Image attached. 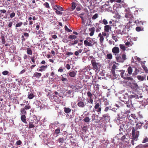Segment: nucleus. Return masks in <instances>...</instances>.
I'll use <instances>...</instances> for the list:
<instances>
[{"instance_id":"1","label":"nucleus","mask_w":148,"mask_h":148,"mask_svg":"<svg viewBox=\"0 0 148 148\" xmlns=\"http://www.w3.org/2000/svg\"><path fill=\"white\" fill-rule=\"evenodd\" d=\"M139 134V131L137 130V129H136L135 130L134 128H133L132 132V138L131 143L132 145H134V141H136Z\"/></svg>"},{"instance_id":"2","label":"nucleus","mask_w":148,"mask_h":148,"mask_svg":"<svg viewBox=\"0 0 148 148\" xmlns=\"http://www.w3.org/2000/svg\"><path fill=\"white\" fill-rule=\"evenodd\" d=\"M77 38V36L75 35H70L68 36V38L71 40L69 41H70L69 42V46H72L74 45H75L78 42V40H73V39H75Z\"/></svg>"},{"instance_id":"3","label":"nucleus","mask_w":148,"mask_h":148,"mask_svg":"<svg viewBox=\"0 0 148 148\" xmlns=\"http://www.w3.org/2000/svg\"><path fill=\"white\" fill-rule=\"evenodd\" d=\"M91 63L93 69L96 71H99L101 67L100 63L97 62L95 59L92 60Z\"/></svg>"},{"instance_id":"4","label":"nucleus","mask_w":148,"mask_h":148,"mask_svg":"<svg viewBox=\"0 0 148 148\" xmlns=\"http://www.w3.org/2000/svg\"><path fill=\"white\" fill-rule=\"evenodd\" d=\"M125 71L123 70H121V76L123 79L127 80H132L133 78L131 77L128 76V74L125 73Z\"/></svg>"},{"instance_id":"5","label":"nucleus","mask_w":148,"mask_h":148,"mask_svg":"<svg viewBox=\"0 0 148 148\" xmlns=\"http://www.w3.org/2000/svg\"><path fill=\"white\" fill-rule=\"evenodd\" d=\"M116 2L117 3H115L114 5V9L118 13L119 12L120 9V4L119 3L120 2V0H117Z\"/></svg>"},{"instance_id":"6","label":"nucleus","mask_w":148,"mask_h":148,"mask_svg":"<svg viewBox=\"0 0 148 148\" xmlns=\"http://www.w3.org/2000/svg\"><path fill=\"white\" fill-rule=\"evenodd\" d=\"M94 108L97 112L101 113V104H100L99 103H95Z\"/></svg>"},{"instance_id":"7","label":"nucleus","mask_w":148,"mask_h":148,"mask_svg":"<svg viewBox=\"0 0 148 148\" xmlns=\"http://www.w3.org/2000/svg\"><path fill=\"white\" fill-rule=\"evenodd\" d=\"M130 138L128 136L126 135L123 136L121 139V140H122L124 143H129Z\"/></svg>"},{"instance_id":"8","label":"nucleus","mask_w":148,"mask_h":148,"mask_svg":"<svg viewBox=\"0 0 148 148\" xmlns=\"http://www.w3.org/2000/svg\"><path fill=\"white\" fill-rule=\"evenodd\" d=\"M112 52L115 54V56H116V54L118 53L119 52V48L116 47H113L112 50Z\"/></svg>"},{"instance_id":"9","label":"nucleus","mask_w":148,"mask_h":148,"mask_svg":"<svg viewBox=\"0 0 148 148\" xmlns=\"http://www.w3.org/2000/svg\"><path fill=\"white\" fill-rule=\"evenodd\" d=\"M110 116L108 114H104L102 115V117L101 118V119L103 120L107 121L109 120Z\"/></svg>"},{"instance_id":"10","label":"nucleus","mask_w":148,"mask_h":148,"mask_svg":"<svg viewBox=\"0 0 148 148\" xmlns=\"http://www.w3.org/2000/svg\"><path fill=\"white\" fill-rule=\"evenodd\" d=\"M84 44L86 46L92 47L93 45L95 44V43L92 44V43L88 41V40H85L84 41Z\"/></svg>"},{"instance_id":"11","label":"nucleus","mask_w":148,"mask_h":148,"mask_svg":"<svg viewBox=\"0 0 148 148\" xmlns=\"http://www.w3.org/2000/svg\"><path fill=\"white\" fill-rule=\"evenodd\" d=\"M78 106L81 108H84L86 104L82 101H79L77 104Z\"/></svg>"},{"instance_id":"12","label":"nucleus","mask_w":148,"mask_h":148,"mask_svg":"<svg viewBox=\"0 0 148 148\" xmlns=\"http://www.w3.org/2000/svg\"><path fill=\"white\" fill-rule=\"evenodd\" d=\"M21 121L24 123L27 124V123L26 121V116L24 114H22L21 117Z\"/></svg>"},{"instance_id":"13","label":"nucleus","mask_w":148,"mask_h":148,"mask_svg":"<svg viewBox=\"0 0 148 148\" xmlns=\"http://www.w3.org/2000/svg\"><path fill=\"white\" fill-rule=\"evenodd\" d=\"M137 77L138 80L140 81L143 80H146V76H141L140 75H138L137 76Z\"/></svg>"},{"instance_id":"14","label":"nucleus","mask_w":148,"mask_h":148,"mask_svg":"<svg viewBox=\"0 0 148 148\" xmlns=\"http://www.w3.org/2000/svg\"><path fill=\"white\" fill-rule=\"evenodd\" d=\"M125 17L127 18H129L130 19L133 18L132 14L130 12H128L126 13Z\"/></svg>"},{"instance_id":"15","label":"nucleus","mask_w":148,"mask_h":148,"mask_svg":"<svg viewBox=\"0 0 148 148\" xmlns=\"http://www.w3.org/2000/svg\"><path fill=\"white\" fill-rule=\"evenodd\" d=\"M112 75L115 77V79L119 80V79L120 76L119 74L117 73V71H116V73L114 71V74L113 73H112Z\"/></svg>"},{"instance_id":"16","label":"nucleus","mask_w":148,"mask_h":148,"mask_svg":"<svg viewBox=\"0 0 148 148\" xmlns=\"http://www.w3.org/2000/svg\"><path fill=\"white\" fill-rule=\"evenodd\" d=\"M111 29V27L109 25H106L104 26V30L105 32H108Z\"/></svg>"},{"instance_id":"17","label":"nucleus","mask_w":148,"mask_h":148,"mask_svg":"<svg viewBox=\"0 0 148 148\" xmlns=\"http://www.w3.org/2000/svg\"><path fill=\"white\" fill-rule=\"evenodd\" d=\"M76 72L74 71H70L69 73V75L72 77H74L76 75Z\"/></svg>"},{"instance_id":"18","label":"nucleus","mask_w":148,"mask_h":148,"mask_svg":"<svg viewBox=\"0 0 148 148\" xmlns=\"http://www.w3.org/2000/svg\"><path fill=\"white\" fill-rule=\"evenodd\" d=\"M131 88L134 90H136L138 88V86L136 83H134L131 85Z\"/></svg>"},{"instance_id":"19","label":"nucleus","mask_w":148,"mask_h":148,"mask_svg":"<svg viewBox=\"0 0 148 148\" xmlns=\"http://www.w3.org/2000/svg\"><path fill=\"white\" fill-rule=\"evenodd\" d=\"M47 65L45 66L42 65L40 67V69L39 70V71L42 72L45 71L46 69L47 68Z\"/></svg>"},{"instance_id":"20","label":"nucleus","mask_w":148,"mask_h":148,"mask_svg":"<svg viewBox=\"0 0 148 148\" xmlns=\"http://www.w3.org/2000/svg\"><path fill=\"white\" fill-rule=\"evenodd\" d=\"M64 112L66 114L69 113L71 111V109L69 108L64 107Z\"/></svg>"},{"instance_id":"21","label":"nucleus","mask_w":148,"mask_h":148,"mask_svg":"<svg viewBox=\"0 0 148 148\" xmlns=\"http://www.w3.org/2000/svg\"><path fill=\"white\" fill-rule=\"evenodd\" d=\"M95 29V28L94 27L89 29V31L91 32L89 34L90 36H92L93 35Z\"/></svg>"},{"instance_id":"22","label":"nucleus","mask_w":148,"mask_h":148,"mask_svg":"<svg viewBox=\"0 0 148 148\" xmlns=\"http://www.w3.org/2000/svg\"><path fill=\"white\" fill-rule=\"evenodd\" d=\"M28 98L29 99H33L34 97V94L32 92H29Z\"/></svg>"},{"instance_id":"23","label":"nucleus","mask_w":148,"mask_h":148,"mask_svg":"<svg viewBox=\"0 0 148 148\" xmlns=\"http://www.w3.org/2000/svg\"><path fill=\"white\" fill-rule=\"evenodd\" d=\"M42 75L41 73L38 72H35L33 76L35 77L39 78Z\"/></svg>"},{"instance_id":"24","label":"nucleus","mask_w":148,"mask_h":148,"mask_svg":"<svg viewBox=\"0 0 148 148\" xmlns=\"http://www.w3.org/2000/svg\"><path fill=\"white\" fill-rule=\"evenodd\" d=\"M98 37L100 38V42L101 43H102L103 41L104 38L101 33H99V34Z\"/></svg>"},{"instance_id":"25","label":"nucleus","mask_w":148,"mask_h":148,"mask_svg":"<svg viewBox=\"0 0 148 148\" xmlns=\"http://www.w3.org/2000/svg\"><path fill=\"white\" fill-rule=\"evenodd\" d=\"M134 23H136L137 25H143V21H139L138 20L135 21Z\"/></svg>"},{"instance_id":"26","label":"nucleus","mask_w":148,"mask_h":148,"mask_svg":"<svg viewBox=\"0 0 148 148\" xmlns=\"http://www.w3.org/2000/svg\"><path fill=\"white\" fill-rule=\"evenodd\" d=\"M77 6L76 4L74 2H73L72 3H71V11H73L74 10L76 6Z\"/></svg>"},{"instance_id":"27","label":"nucleus","mask_w":148,"mask_h":148,"mask_svg":"<svg viewBox=\"0 0 148 148\" xmlns=\"http://www.w3.org/2000/svg\"><path fill=\"white\" fill-rule=\"evenodd\" d=\"M133 70V68H132L131 66L129 67L127 69V71H128V73L130 75L132 73Z\"/></svg>"},{"instance_id":"28","label":"nucleus","mask_w":148,"mask_h":148,"mask_svg":"<svg viewBox=\"0 0 148 148\" xmlns=\"http://www.w3.org/2000/svg\"><path fill=\"white\" fill-rule=\"evenodd\" d=\"M23 23L22 22H20L17 23L15 25V28L16 29L17 28L19 27H21L23 25Z\"/></svg>"},{"instance_id":"29","label":"nucleus","mask_w":148,"mask_h":148,"mask_svg":"<svg viewBox=\"0 0 148 148\" xmlns=\"http://www.w3.org/2000/svg\"><path fill=\"white\" fill-rule=\"evenodd\" d=\"M56 7L54 8V9L55 10V9H57L58 10L60 11H63V8L59 5H56Z\"/></svg>"},{"instance_id":"30","label":"nucleus","mask_w":148,"mask_h":148,"mask_svg":"<svg viewBox=\"0 0 148 148\" xmlns=\"http://www.w3.org/2000/svg\"><path fill=\"white\" fill-rule=\"evenodd\" d=\"M27 54L29 55H32V51L30 48H29L27 49Z\"/></svg>"},{"instance_id":"31","label":"nucleus","mask_w":148,"mask_h":148,"mask_svg":"<svg viewBox=\"0 0 148 148\" xmlns=\"http://www.w3.org/2000/svg\"><path fill=\"white\" fill-rule=\"evenodd\" d=\"M60 132V128L58 127L56 129L54 132V133L56 135H58Z\"/></svg>"},{"instance_id":"32","label":"nucleus","mask_w":148,"mask_h":148,"mask_svg":"<svg viewBox=\"0 0 148 148\" xmlns=\"http://www.w3.org/2000/svg\"><path fill=\"white\" fill-rule=\"evenodd\" d=\"M116 68V66L115 64H113L112 66L111 70L112 73H113L114 74L115 70Z\"/></svg>"},{"instance_id":"33","label":"nucleus","mask_w":148,"mask_h":148,"mask_svg":"<svg viewBox=\"0 0 148 148\" xmlns=\"http://www.w3.org/2000/svg\"><path fill=\"white\" fill-rule=\"evenodd\" d=\"M64 139L63 137L59 138L58 140V141L60 143H63L64 142Z\"/></svg>"},{"instance_id":"34","label":"nucleus","mask_w":148,"mask_h":148,"mask_svg":"<svg viewBox=\"0 0 148 148\" xmlns=\"http://www.w3.org/2000/svg\"><path fill=\"white\" fill-rule=\"evenodd\" d=\"M1 41L3 44H5V38L4 36H1Z\"/></svg>"},{"instance_id":"35","label":"nucleus","mask_w":148,"mask_h":148,"mask_svg":"<svg viewBox=\"0 0 148 148\" xmlns=\"http://www.w3.org/2000/svg\"><path fill=\"white\" fill-rule=\"evenodd\" d=\"M112 58V56L111 53H108L107 55V59H111Z\"/></svg>"},{"instance_id":"36","label":"nucleus","mask_w":148,"mask_h":148,"mask_svg":"<svg viewBox=\"0 0 148 148\" xmlns=\"http://www.w3.org/2000/svg\"><path fill=\"white\" fill-rule=\"evenodd\" d=\"M21 114H26L27 112L25 111V110L24 108H21Z\"/></svg>"},{"instance_id":"37","label":"nucleus","mask_w":148,"mask_h":148,"mask_svg":"<svg viewBox=\"0 0 148 148\" xmlns=\"http://www.w3.org/2000/svg\"><path fill=\"white\" fill-rule=\"evenodd\" d=\"M103 102L104 105L105 106H107L109 104L108 102L107 99H104L103 101Z\"/></svg>"},{"instance_id":"38","label":"nucleus","mask_w":148,"mask_h":148,"mask_svg":"<svg viewBox=\"0 0 148 148\" xmlns=\"http://www.w3.org/2000/svg\"><path fill=\"white\" fill-rule=\"evenodd\" d=\"M43 5L46 8L48 9H50V8L49 4L48 3L45 2L43 4Z\"/></svg>"},{"instance_id":"39","label":"nucleus","mask_w":148,"mask_h":148,"mask_svg":"<svg viewBox=\"0 0 148 148\" xmlns=\"http://www.w3.org/2000/svg\"><path fill=\"white\" fill-rule=\"evenodd\" d=\"M133 68L134 69V72L133 74L134 75H137L138 74V73L139 71L138 70L136 67H133Z\"/></svg>"},{"instance_id":"40","label":"nucleus","mask_w":148,"mask_h":148,"mask_svg":"<svg viewBox=\"0 0 148 148\" xmlns=\"http://www.w3.org/2000/svg\"><path fill=\"white\" fill-rule=\"evenodd\" d=\"M136 30L137 32H140L143 30V28L139 27H137L136 28Z\"/></svg>"},{"instance_id":"41","label":"nucleus","mask_w":148,"mask_h":148,"mask_svg":"<svg viewBox=\"0 0 148 148\" xmlns=\"http://www.w3.org/2000/svg\"><path fill=\"white\" fill-rule=\"evenodd\" d=\"M98 17V14L97 13H96L92 17V19L93 20H95Z\"/></svg>"},{"instance_id":"42","label":"nucleus","mask_w":148,"mask_h":148,"mask_svg":"<svg viewBox=\"0 0 148 148\" xmlns=\"http://www.w3.org/2000/svg\"><path fill=\"white\" fill-rule=\"evenodd\" d=\"M90 119L88 117H86L84 119V121L86 123H88L90 121Z\"/></svg>"},{"instance_id":"43","label":"nucleus","mask_w":148,"mask_h":148,"mask_svg":"<svg viewBox=\"0 0 148 148\" xmlns=\"http://www.w3.org/2000/svg\"><path fill=\"white\" fill-rule=\"evenodd\" d=\"M87 95L89 98H92V95L90 91H88L87 92Z\"/></svg>"},{"instance_id":"44","label":"nucleus","mask_w":148,"mask_h":148,"mask_svg":"<svg viewBox=\"0 0 148 148\" xmlns=\"http://www.w3.org/2000/svg\"><path fill=\"white\" fill-rule=\"evenodd\" d=\"M122 58L123 60H121V62H123L124 60H126V55L124 54H123L122 56Z\"/></svg>"},{"instance_id":"45","label":"nucleus","mask_w":148,"mask_h":148,"mask_svg":"<svg viewBox=\"0 0 148 148\" xmlns=\"http://www.w3.org/2000/svg\"><path fill=\"white\" fill-rule=\"evenodd\" d=\"M31 107L29 104H28L27 105H26L24 108L25 110H28L30 109Z\"/></svg>"},{"instance_id":"46","label":"nucleus","mask_w":148,"mask_h":148,"mask_svg":"<svg viewBox=\"0 0 148 148\" xmlns=\"http://www.w3.org/2000/svg\"><path fill=\"white\" fill-rule=\"evenodd\" d=\"M61 80L62 82H68V80L66 78H65L64 77H62L61 78Z\"/></svg>"},{"instance_id":"47","label":"nucleus","mask_w":148,"mask_h":148,"mask_svg":"<svg viewBox=\"0 0 148 148\" xmlns=\"http://www.w3.org/2000/svg\"><path fill=\"white\" fill-rule=\"evenodd\" d=\"M55 10H56L55 11L56 13L59 15H62L63 13L62 12L60 11L59 10H58L57 9H55Z\"/></svg>"},{"instance_id":"48","label":"nucleus","mask_w":148,"mask_h":148,"mask_svg":"<svg viewBox=\"0 0 148 148\" xmlns=\"http://www.w3.org/2000/svg\"><path fill=\"white\" fill-rule=\"evenodd\" d=\"M64 29L67 32H72V31L70 29H69L66 25L65 26Z\"/></svg>"},{"instance_id":"49","label":"nucleus","mask_w":148,"mask_h":148,"mask_svg":"<svg viewBox=\"0 0 148 148\" xmlns=\"http://www.w3.org/2000/svg\"><path fill=\"white\" fill-rule=\"evenodd\" d=\"M10 17L11 18H13L15 16V13L14 12H12L11 13H10Z\"/></svg>"},{"instance_id":"50","label":"nucleus","mask_w":148,"mask_h":148,"mask_svg":"<svg viewBox=\"0 0 148 148\" xmlns=\"http://www.w3.org/2000/svg\"><path fill=\"white\" fill-rule=\"evenodd\" d=\"M9 73V72L7 71H3L2 73V74L3 75H7Z\"/></svg>"},{"instance_id":"51","label":"nucleus","mask_w":148,"mask_h":148,"mask_svg":"<svg viewBox=\"0 0 148 148\" xmlns=\"http://www.w3.org/2000/svg\"><path fill=\"white\" fill-rule=\"evenodd\" d=\"M31 59L33 63L34 64L35 63V57L34 56H32L31 57Z\"/></svg>"},{"instance_id":"52","label":"nucleus","mask_w":148,"mask_h":148,"mask_svg":"<svg viewBox=\"0 0 148 148\" xmlns=\"http://www.w3.org/2000/svg\"><path fill=\"white\" fill-rule=\"evenodd\" d=\"M142 67L144 69V70L145 71V72L146 73H147L148 71V70L147 69V68L145 65H143L142 66Z\"/></svg>"},{"instance_id":"53","label":"nucleus","mask_w":148,"mask_h":148,"mask_svg":"<svg viewBox=\"0 0 148 148\" xmlns=\"http://www.w3.org/2000/svg\"><path fill=\"white\" fill-rule=\"evenodd\" d=\"M93 99L92 98H89V101H87V102H89L91 104L93 103Z\"/></svg>"},{"instance_id":"54","label":"nucleus","mask_w":148,"mask_h":148,"mask_svg":"<svg viewBox=\"0 0 148 148\" xmlns=\"http://www.w3.org/2000/svg\"><path fill=\"white\" fill-rule=\"evenodd\" d=\"M16 144L18 145H20L22 144V142L21 141L19 140H18L16 142Z\"/></svg>"},{"instance_id":"55","label":"nucleus","mask_w":148,"mask_h":148,"mask_svg":"<svg viewBox=\"0 0 148 148\" xmlns=\"http://www.w3.org/2000/svg\"><path fill=\"white\" fill-rule=\"evenodd\" d=\"M103 23L105 25H106L108 24V23L107 20L105 19H104L103 20Z\"/></svg>"},{"instance_id":"56","label":"nucleus","mask_w":148,"mask_h":148,"mask_svg":"<svg viewBox=\"0 0 148 148\" xmlns=\"http://www.w3.org/2000/svg\"><path fill=\"white\" fill-rule=\"evenodd\" d=\"M121 49H122L124 51H125L126 49L125 46L124 45L121 44Z\"/></svg>"},{"instance_id":"57","label":"nucleus","mask_w":148,"mask_h":148,"mask_svg":"<svg viewBox=\"0 0 148 148\" xmlns=\"http://www.w3.org/2000/svg\"><path fill=\"white\" fill-rule=\"evenodd\" d=\"M119 115L120 114H118V118L116 121L117 122H118V121L119 123V124L120 123V117ZM117 123H118V122H117Z\"/></svg>"},{"instance_id":"58","label":"nucleus","mask_w":148,"mask_h":148,"mask_svg":"<svg viewBox=\"0 0 148 148\" xmlns=\"http://www.w3.org/2000/svg\"><path fill=\"white\" fill-rule=\"evenodd\" d=\"M12 24L13 22L12 21L10 22L8 24V26L9 27L11 28L12 26Z\"/></svg>"},{"instance_id":"59","label":"nucleus","mask_w":148,"mask_h":148,"mask_svg":"<svg viewBox=\"0 0 148 148\" xmlns=\"http://www.w3.org/2000/svg\"><path fill=\"white\" fill-rule=\"evenodd\" d=\"M73 53L72 52H67L66 53V55L67 56H69L70 55H73Z\"/></svg>"},{"instance_id":"60","label":"nucleus","mask_w":148,"mask_h":148,"mask_svg":"<svg viewBox=\"0 0 148 148\" xmlns=\"http://www.w3.org/2000/svg\"><path fill=\"white\" fill-rule=\"evenodd\" d=\"M112 37L114 40H115L116 42L118 40L116 36H115L113 35L112 36Z\"/></svg>"},{"instance_id":"61","label":"nucleus","mask_w":148,"mask_h":148,"mask_svg":"<svg viewBox=\"0 0 148 148\" xmlns=\"http://www.w3.org/2000/svg\"><path fill=\"white\" fill-rule=\"evenodd\" d=\"M86 40H88V41L89 42H91L92 43V40L91 38H89L88 37L86 38Z\"/></svg>"},{"instance_id":"62","label":"nucleus","mask_w":148,"mask_h":148,"mask_svg":"<svg viewBox=\"0 0 148 148\" xmlns=\"http://www.w3.org/2000/svg\"><path fill=\"white\" fill-rule=\"evenodd\" d=\"M35 127L34 125L33 124H29V128H34Z\"/></svg>"},{"instance_id":"63","label":"nucleus","mask_w":148,"mask_h":148,"mask_svg":"<svg viewBox=\"0 0 148 148\" xmlns=\"http://www.w3.org/2000/svg\"><path fill=\"white\" fill-rule=\"evenodd\" d=\"M148 142V138H145L144 139V140L143 141V143H144Z\"/></svg>"},{"instance_id":"64","label":"nucleus","mask_w":148,"mask_h":148,"mask_svg":"<svg viewBox=\"0 0 148 148\" xmlns=\"http://www.w3.org/2000/svg\"><path fill=\"white\" fill-rule=\"evenodd\" d=\"M101 27H98L96 29V32H98L100 31V30L101 29Z\"/></svg>"}]
</instances>
